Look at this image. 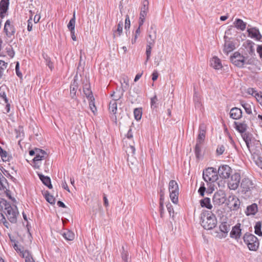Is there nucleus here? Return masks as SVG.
Returning a JSON list of instances; mask_svg holds the SVG:
<instances>
[{
  "instance_id": "obj_17",
  "label": "nucleus",
  "mask_w": 262,
  "mask_h": 262,
  "mask_svg": "<svg viewBox=\"0 0 262 262\" xmlns=\"http://www.w3.org/2000/svg\"><path fill=\"white\" fill-rule=\"evenodd\" d=\"M78 88V84L75 77L70 85V96L72 99H76V94Z\"/></svg>"
},
{
  "instance_id": "obj_55",
  "label": "nucleus",
  "mask_w": 262,
  "mask_h": 262,
  "mask_svg": "<svg viewBox=\"0 0 262 262\" xmlns=\"http://www.w3.org/2000/svg\"><path fill=\"white\" fill-rule=\"evenodd\" d=\"M247 93L251 95L252 96H254L255 97L259 96L258 93L253 88H249L247 90Z\"/></svg>"
},
{
  "instance_id": "obj_29",
  "label": "nucleus",
  "mask_w": 262,
  "mask_h": 262,
  "mask_svg": "<svg viewBox=\"0 0 262 262\" xmlns=\"http://www.w3.org/2000/svg\"><path fill=\"white\" fill-rule=\"evenodd\" d=\"M123 22L119 21L117 25V28L113 30V38H115L117 36H120L122 33L123 31Z\"/></svg>"
},
{
  "instance_id": "obj_12",
  "label": "nucleus",
  "mask_w": 262,
  "mask_h": 262,
  "mask_svg": "<svg viewBox=\"0 0 262 262\" xmlns=\"http://www.w3.org/2000/svg\"><path fill=\"white\" fill-rule=\"evenodd\" d=\"M36 152L35 157L34 158L33 161L35 164V168H38L39 165H38V162L46 158L48 155L45 150L39 148H36Z\"/></svg>"
},
{
  "instance_id": "obj_61",
  "label": "nucleus",
  "mask_w": 262,
  "mask_h": 262,
  "mask_svg": "<svg viewBox=\"0 0 262 262\" xmlns=\"http://www.w3.org/2000/svg\"><path fill=\"white\" fill-rule=\"evenodd\" d=\"M0 100L3 101L5 103L8 102V100L5 92H3L2 94L0 93Z\"/></svg>"
},
{
  "instance_id": "obj_40",
  "label": "nucleus",
  "mask_w": 262,
  "mask_h": 262,
  "mask_svg": "<svg viewBox=\"0 0 262 262\" xmlns=\"http://www.w3.org/2000/svg\"><path fill=\"white\" fill-rule=\"evenodd\" d=\"M75 25V12H74L73 17L70 19L68 24V28L71 32L74 31Z\"/></svg>"
},
{
  "instance_id": "obj_39",
  "label": "nucleus",
  "mask_w": 262,
  "mask_h": 262,
  "mask_svg": "<svg viewBox=\"0 0 262 262\" xmlns=\"http://www.w3.org/2000/svg\"><path fill=\"white\" fill-rule=\"evenodd\" d=\"M126 154L127 155V160L128 161L129 157L130 156L131 157H133L135 153L136 149L135 147L133 145H129L127 147H126L125 149Z\"/></svg>"
},
{
  "instance_id": "obj_59",
  "label": "nucleus",
  "mask_w": 262,
  "mask_h": 262,
  "mask_svg": "<svg viewBox=\"0 0 262 262\" xmlns=\"http://www.w3.org/2000/svg\"><path fill=\"white\" fill-rule=\"evenodd\" d=\"M15 71L16 74L19 77V78L22 77V74L19 71V63L18 62H16V66H15Z\"/></svg>"
},
{
  "instance_id": "obj_21",
  "label": "nucleus",
  "mask_w": 262,
  "mask_h": 262,
  "mask_svg": "<svg viewBox=\"0 0 262 262\" xmlns=\"http://www.w3.org/2000/svg\"><path fill=\"white\" fill-rule=\"evenodd\" d=\"M241 136L244 141L245 142L247 147L250 144H251V143H253L254 141L256 140V139L253 137L252 134L249 132H246L244 134L241 135Z\"/></svg>"
},
{
  "instance_id": "obj_63",
  "label": "nucleus",
  "mask_w": 262,
  "mask_h": 262,
  "mask_svg": "<svg viewBox=\"0 0 262 262\" xmlns=\"http://www.w3.org/2000/svg\"><path fill=\"white\" fill-rule=\"evenodd\" d=\"M255 164L262 169V157L258 158L257 160H254Z\"/></svg>"
},
{
  "instance_id": "obj_43",
  "label": "nucleus",
  "mask_w": 262,
  "mask_h": 262,
  "mask_svg": "<svg viewBox=\"0 0 262 262\" xmlns=\"http://www.w3.org/2000/svg\"><path fill=\"white\" fill-rule=\"evenodd\" d=\"M261 223L260 222H257L254 226L255 233L258 236H262Z\"/></svg>"
},
{
  "instance_id": "obj_33",
  "label": "nucleus",
  "mask_w": 262,
  "mask_h": 262,
  "mask_svg": "<svg viewBox=\"0 0 262 262\" xmlns=\"http://www.w3.org/2000/svg\"><path fill=\"white\" fill-rule=\"evenodd\" d=\"M254 43L251 41H247V45L246 47L247 51L248 52L249 54L251 56H253L255 55V50L254 48Z\"/></svg>"
},
{
  "instance_id": "obj_51",
  "label": "nucleus",
  "mask_w": 262,
  "mask_h": 262,
  "mask_svg": "<svg viewBox=\"0 0 262 262\" xmlns=\"http://www.w3.org/2000/svg\"><path fill=\"white\" fill-rule=\"evenodd\" d=\"M15 250V251L19 253L20 255L23 257V254L25 252H29L28 250H25L24 247H13Z\"/></svg>"
},
{
  "instance_id": "obj_27",
  "label": "nucleus",
  "mask_w": 262,
  "mask_h": 262,
  "mask_svg": "<svg viewBox=\"0 0 262 262\" xmlns=\"http://www.w3.org/2000/svg\"><path fill=\"white\" fill-rule=\"evenodd\" d=\"M210 65L215 69H220L222 67L220 59L217 57H213L210 60Z\"/></svg>"
},
{
  "instance_id": "obj_32",
  "label": "nucleus",
  "mask_w": 262,
  "mask_h": 262,
  "mask_svg": "<svg viewBox=\"0 0 262 262\" xmlns=\"http://www.w3.org/2000/svg\"><path fill=\"white\" fill-rule=\"evenodd\" d=\"M220 230L224 234L223 236H226L229 230V226L227 225L226 222L222 223L220 225Z\"/></svg>"
},
{
  "instance_id": "obj_44",
  "label": "nucleus",
  "mask_w": 262,
  "mask_h": 262,
  "mask_svg": "<svg viewBox=\"0 0 262 262\" xmlns=\"http://www.w3.org/2000/svg\"><path fill=\"white\" fill-rule=\"evenodd\" d=\"M142 108H136L134 111V115L135 117V119L138 121L140 120L142 117Z\"/></svg>"
},
{
  "instance_id": "obj_48",
  "label": "nucleus",
  "mask_w": 262,
  "mask_h": 262,
  "mask_svg": "<svg viewBox=\"0 0 262 262\" xmlns=\"http://www.w3.org/2000/svg\"><path fill=\"white\" fill-rule=\"evenodd\" d=\"M125 91V89L124 88H123V87H122L121 92L119 95H116L115 92H113V94H111V96L114 97V98L113 100H115L116 102H117V100H119L123 97V94Z\"/></svg>"
},
{
  "instance_id": "obj_24",
  "label": "nucleus",
  "mask_w": 262,
  "mask_h": 262,
  "mask_svg": "<svg viewBox=\"0 0 262 262\" xmlns=\"http://www.w3.org/2000/svg\"><path fill=\"white\" fill-rule=\"evenodd\" d=\"M37 175L39 178L42 183L47 186L49 188L51 189L52 188V185L51 184V179L50 177L48 176H45L40 173H37Z\"/></svg>"
},
{
  "instance_id": "obj_13",
  "label": "nucleus",
  "mask_w": 262,
  "mask_h": 262,
  "mask_svg": "<svg viewBox=\"0 0 262 262\" xmlns=\"http://www.w3.org/2000/svg\"><path fill=\"white\" fill-rule=\"evenodd\" d=\"M241 204L239 200L235 195H231L228 198V205L232 210L236 211Z\"/></svg>"
},
{
  "instance_id": "obj_5",
  "label": "nucleus",
  "mask_w": 262,
  "mask_h": 262,
  "mask_svg": "<svg viewBox=\"0 0 262 262\" xmlns=\"http://www.w3.org/2000/svg\"><path fill=\"white\" fill-rule=\"evenodd\" d=\"M169 191L171 201L173 203L177 204L178 203L179 187L178 184L176 181H170L169 183Z\"/></svg>"
},
{
  "instance_id": "obj_18",
  "label": "nucleus",
  "mask_w": 262,
  "mask_h": 262,
  "mask_svg": "<svg viewBox=\"0 0 262 262\" xmlns=\"http://www.w3.org/2000/svg\"><path fill=\"white\" fill-rule=\"evenodd\" d=\"M206 134L205 126L204 124H201L199 126V133L196 139V143L202 144L204 141Z\"/></svg>"
},
{
  "instance_id": "obj_53",
  "label": "nucleus",
  "mask_w": 262,
  "mask_h": 262,
  "mask_svg": "<svg viewBox=\"0 0 262 262\" xmlns=\"http://www.w3.org/2000/svg\"><path fill=\"white\" fill-rule=\"evenodd\" d=\"M225 150V147L223 145H220L217 146L216 152L219 156L222 155Z\"/></svg>"
},
{
  "instance_id": "obj_15",
  "label": "nucleus",
  "mask_w": 262,
  "mask_h": 262,
  "mask_svg": "<svg viewBox=\"0 0 262 262\" xmlns=\"http://www.w3.org/2000/svg\"><path fill=\"white\" fill-rule=\"evenodd\" d=\"M241 224L237 223L232 228L230 233V237L232 238H235L237 241L240 239L242 234V229L241 228Z\"/></svg>"
},
{
  "instance_id": "obj_35",
  "label": "nucleus",
  "mask_w": 262,
  "mask_h": 262,
  "mask_svg": "<svg viewBox=\"0 0 262 262\" xmlns=\"http://www.w3.org/2000/svg\"><path fill=\"white\" fill-rule=\"evenodd\" d=\"M62 235L67 241H73L75 237L74 233L70 230L64 232Z\"/></svg>"
},
{
  "instance_id": "obj_3",
  "label": "nucleus",
  "mask_w": 262,
  "mask_h": 262,
  "mask_svg": "<svg viewBox=\"0 0 262 262\" xmlns=\"http://www.w3.org/2000/svg\"><path fill=\"white\" fill-rule=\"evenodd\" d=\"M248 150L251 154L252 159L254 160H257L260 157L262 152V148L259 141L256 140L251 144L247 146Z\"/></svg>"
},
{
  "instance_id": "obj_47",
  "label": "nucleus",
  "mask_w": 262,
  "mask_h": 262,
  "mask_svg": "<svg viewBox=\"0 0 262 262\" xmlns=\"http://www.w3.org/2000/svg\"><path fill=\"white\" fill-rule=\"evenodd\" d=\"M122 258L124 262H128V258L129 256V252L127 249H125L124 247H122Z\"/></svg>"
},
{
  "instance_id": "obj_34",
  "label": "nucleus",
  "mask_w": 262,
  "mask_h": 262,
  "mask_svg": "<svg viewBox=\"0 0 262 262\" xmlns=\"http://www.w3.org/2000/svg\"><path fill=\"white\" fill-rule=\"evenodd\" d=\"M109 111L114 115L116 114L117 111V103L115 100H112L109 104Z\"/></svg>"
},
{
  "instance_id": "obj_2",
  "label": "nucleus",
  "mask_w": 262,
  "mask_h": 262,
  "mask_svg": "<svg viewBox=\"0 0 262 262\" xmlns=\"http://www.w3.org/2000/svg\"><path fill=\"white\" fill-rule=\"evenodd\" d=\"M255 183L250 179L244 178L242 179L241 182V191L243 194L247 196H250L252 190L255 188Z\"/></svg>"
},
{
  "instance_id": "obj_50",
  "label": "nucleus",
  "mask_w": 262,
  "mask_h": 262,
  "mask_svg": "<svg viewBox=\"0 0 262 262\" xmlns=\"http://www.w3.org/2000/svg\"><path fill=\"white\" fill-rule=\"evenodd\" d=\"M23 258H25L26 262H34L30 252H25L23 254Z\"/></svg>"
},
{
  "instance_id": "obj_45",
  "label": "nucleus",
  "mask_w": 262,
  "mask_h": 262,
  "mask_svg": "<svg viewBox=\"0 0 262 262\" xmlns=\"http://www.w3.org/2000/svg\"><path fill=\"white\" fill-rule=\"evenodd\" d=\"M201 144L196 143L194 148V153L197 159H199L201 157Z\"/></svg>"
},
{
  "instance_id": "obj_16",
  "label": "nucleus",
  "mask_w": 262,
  "mask_h": 262,
  "mask_svg": "<svg viewBox=\"0 0 262 262\" xmlns=\"http://www.w3.org/2000/svg\"><path fill=\"white\" fill-rule=\"evenodd\" d=\"M233 125L234 127L241 134V135L247 132L246 130L247 129L248 126L245 121L243 122L235 121L234 122Z\"/></svg>"
},
{
  "instance_id": "obj_56",
  "label": "nucleus",
  "mask_w": 262,
  "mask_h": 262,
  "mask_svg": "<svg viewBox=\"0 0 262 262\" xmlns=\"http://www.w3.org/2000/svg\"><path fill=\"white\" fill-rule=\"evenodd\" d=\"M160 206H161V208H162L163 205L164 204V192L162 189L160 190Z\"/></svg>"
},
{
  "instance_id": "obj_1",
  "label": "nucleus",
  "mask_w": 262,
  "mask_h": 262,
  "mask_svg": "<svg viewBox=\"0 0 262 262\" xmlns=\"http://www.w3.org/2000/svg\"><path fill=\"white\" fill-rule=\"evenodd\" d=\"M215 215L209 211L205 210L201 214V224L206 230H211L216 226Z\"/></svg>"
},
{
  "instance_id": "obj_58",
  "label": "nucleus",
  "mask_w": 262,
  "mask_h": 262,
  "mask_svg": "<svg viewBox=\"0 0 262 262\" xmlns=\"http://www.w3.org/2000/svg\"><path fill=\"white\" fill-rule=\"evenodd\" d=\"M0 156L4 161H7L9 160L8 153L6 150H4V151L2 152V154H1Z\"/></svg>"
},
{
  "instance_id": "obj_38",
  "label": "nucleus",
  "mask_w": 262,
  "mask_h": 262,
  "mask_svg": "<svg viewBox=\"0 0 262 262\" xmlns=\"http://www.w3.org/2000/svg\"><path fill=\"white\" fill-rule=\"evenodd\" d=\"M46 201L51 204H54L55 203V198L50 194L49 191H46L43 194Z\"/></svg>"
},
{
  "instance_id": "obj_6",
  "label": "nucleus",
  "mask_w": 262,
  "mask_h": 262,
  "mask_svg": "<svg viewBox=\"0 0 262 262\" xmlns=\"http://www.w3.org/2000/svg\"><path fill=\"white\" fill-rule=\"evenodd\" d=\"M230 60L234 64L239 68L243 67L246 62L245 57L241 55L238 52H235L230 57Z\"/></svg>"
},
{
  "instance_id": "obj_26",
  "label": "nucleus",
  "mask_w": 262,
  "mask_h": 262,
  "mask_svg": "<svg viewBox=\"0 0 262 262\" xmlns=\"http://www.w3.org/2000/svg\"><path fill=\"white\" fill-rule=\"evenodd\" d=\"M155 38H154L151 39V41H147V45H146V59L145 63H146L148 60L149 59L150 55H151V45H153L155 43Z\"/></svg>"
},
{
  "instance_id": "obj_37",
  "label": "nucleus",
  "mask_w": 262,
  "mask_h": 262,
  "mask_svg": "<svg viewBox=\"0 0 262 262\" xmlns=\"http://www.w3.org/2000/svg\"><path fill=\"white\" fill-rule=\"evenodd\" d=\"M9 5V0H1L0 2V10L7 12Z\"/></svg>"
},
{
  "instance_id": "obj_9",
  "label": "nucleus",
  "mask_w": 262,
  "mask_h": 262,
  "mask_svg": "<svg viewBox=\"0 0 262 262\" xmlns=\"http://www.w3.org/2000/svg\"><path fill=\"white\" fill-rule=\"evenodd\" d=\"M241 176L238 173L235 172L231 176L230 180L228 182V187L230 189L236 190L239 186Z\"/></svg>"
},
{
  "instance_id": "obj_22",
  "label": "nucleus",
  "mask_w": 262,
  "mask_h": 262,
  "mask_svg": "<svg viewBox=\"0 0 262 262\" xmlns=\"http://www.w3.org/2000/svg\"><path fill=\"white\" fill-rule=\"evenodd\" d=\"M249 35L251 36L252 38H255L257 40H260L262 38V36L260 34L258 29L256 28H253L249 29L247 30Z\"/></svg>"
},
{
  "instance_id": "obj_28",
  "label": "nucleus",
  "mask_w": 262,
  "mask_h": 262,
  "mask_svg": "<svg viewBox=\"0 0 262 262\" xmlns=\"http://www.w3.org/2000/svg\"><path fill=\"white\" fill-rule=\"evenodd\" d=\"M4 181H5L7 185H8L7 179L0 173V194L3 193L4 191H6L8 189L6 185L4 184Z\"/></svg>"
},
{
  "instance_id": "obj_10",
  "label": "nucleus",
  "mask_w": 262,
  "mask_h": 262,
  "mask_svg": "<svg viewBox=\"0 0 262 262\" xmlns=\"http://www.w3.org/2000/svg\"><path fill=\"white\" fill-rule=\"evenodd\" d=\"M212 201L213 203L216 205H221L226 201V196L223 191H219L215 192L213 195Z\"/></svg>"
},
{
  "instance_id": "obj_52",
  "label": "nucleus",
  "mask_w": 262,
  "mask_h": 262,
  "mask_svg": "<svg viewBox=\"0 0 262 262\" xmlns=\"http://www.w3.org/2000/svg\"><path fill=\"white\" fill-rule=\"evenodd\" d=\"M149 2L147 0H144L142 2V5L141 8V11L147 12L148 10Z\"/></svg>"
},
{
  "instance_id": "obj_36",
  "label": "nucleus",
  "mask_w": 262,
  "mask_h": 262,
  "mask_svg": "<svg viewBox=\"0 0 262 262\" xmlns=\"http://www.w3.org/2000/svg\"><path fill=\"white\" fill-rule=\"evenodd\" d=\"M0 207L2 210L6 211L9 209L10 207H11V206L6 200L3 198H0Z\"/></svg>"
},
{
  "instance_id": "obj_4",
  "label": "nucleus",
  "mask_w": 262,
  "mask_h": 262,
  "mask_svg": "<svg viewBox=\"0 0 262 262\" xmlns=\"http://www.w3.org/2000/svg\"><path fill=\"white\" fill-rule=\"evenodd\" d=\"M203 178L208 183H212L218 179V174L216 169L213 167H208L203 171Z\"/></svg>"
},
{
  "instance_id": "obj_7",
  "label": "nucleus",
  "mask_w": 262,
  "mask_h": 262,
  "mask_svg": "<svg viewBox=\"0 0 262 262\" xmlns=\"http://www.w3.org/2000/svg\"><path fill=\"white\" fill-rule=\"evenodd\" d=\"M232 169L227 165H223L220 166L217 170V174L221 178L226 179L229 178L231 174Z\"/></svg>"
},
{
  "instance_id": "obj_54",
  "label": "nucleus",
  "mask_w": 262,
  "mask_h": 262,
  "mask_svg": "<svg viewBox=\"0 0 262 262\" xmlns=\"http://www.w3.org/2000/svg\"><path fill=\"white\" fill-rule=\"evenodd\" d=\"M130 26V23L129 20V17L128 15H126L125 16V26L124 28L126 30H127L129 29Z\"/></svg>"
},
{
  "instance_id": "obj_64",
  "label": "nucleus",
  "mask_w": 262,
  "mask_h": 262,
  "mask_svg": "<svg viewBox=\"0 0 262 262\" xmlns=\"http://www.w3.org/2000/svg\"><path fill=\"white\" fill-rule=\"evenodd\" d=\"M32 18H30L28 20V26H27V30L28 31H31L32 30Z\"/></svg>"
},
{
  "instance_id": "obj_31",
  "label": "nucleus",
  "mask_w": 262,
  "mask_h": 262,
  "mask_svg": "<svg viewBox=\"0 0 262 262\" xmlns=\"http://www.w3.org/2000/svg\"><path fill=\"white\" fill-rule=\"evenodd\" d=\"M200 204L202 207H206L209 209H211L212 208V206L210 203V200L209 198H205L201 200Z\"/></svg>"
},
{
  "instance_id": "obj_42",
  "label": "nucleus",
  "mask_w": 262,
  "mask_h": 262,
  "mask_svg": "<svg viewBox=\"0 0 262 262\" xmlns=\"http://www.w3.org/2000/svg\"><path fill=\"white\" fill-rule=\"evenodd\" d=\"M241 105L244 107L245 110V112L248 114H252V109H251V104L249 103H246L244 101H242L241 102Z\"/></svg>"
},
{
  "instance_id": "obj_46",
  "label": "nucleus",
  "mask_w": 262,
  "mask_h": 262,
  "mask_svg": "<svg viewBox=\"0 0 262 262\" xmlns=\"http://www.w3.org/2000/svg\"><path fill=\"white\" fill-rule=\"evenodd\" d=\"M158 100L156 95H155L150 99V106L153 110L157 108L158 105Z\"/></svg>"
},
{
  "instance_id": "obj_57",
  "label": "nucleus",
  "mask_w": 262,
  "mask_h": 262,
  "mask_svg": "<svg viewBox=\"0 0 262 262\" xmlns=\"http://www.w3.org/2000/svg\"><path fill=\"white\" fill-rule=\"evenodd\" d=\"M7 54L10 57L13 58L14 56L15 52L11 47H10L9 48H7Z\"/></svg>"
},
{
  "instance_id": "obj_41",
  "label": "nucleus",
  "mask_w": 262,
  "mask_h": 262,
  "mask_svg": "<svg viewBox=\"0 0 262 262\" xmlns=\"http://www.w3.org/2000/svg\"><path fill=\"white\" fill-rule=\"evenodd\" d=\"M42 56L46 61V65L49 67L51 70H52L54 68V66L53 62H51L50 60V58L47 54L45 53L42 54Z\"/></svg>"
},
{
  "instance_id": "obj_30",
  "label": "nucleus",
  "mask_w": 262,
  "mask_h": 262,
  "mask_svg": "<svg viewBox=\"0 0 262 262\" xmlns=\"http://www.w3.org/2000/svg\"><path fill=\"white\" fill-rule=\"evenodd\" d=\"M235 27L237 29L244 31L246 27V23H245L243 20L239 18H237L234 21Z\"/></svg>"
},
{
  "instance_id": "obj_49",
  "label": "nucleus",
  "mask_w": 262,
  "mask_h": 262,
  "mask_svg": "<svg viewBox=\"0 0 262 262\" xmlns=\"http://www.w3.org/2000/svg\"><path fill=\"white\" fill-rule=\"evenodd\" d=\"M89 107L92 111V112L95 114V112L97 111V108L95 104V98H93V99H89Z\"/></svg>"
},
{
  "instance_id": "obj_8",
  "label": "nucleus",
  "mask_w": 262,
  "mask_h": 262,
  "mask_svg": "<svg viewBox=\"0 0 262 262\" xmlns=\"http://www.w3.org/2000/svg\"><path fill=\"white\" fill-rule=\"evenodd\" d=\"M244 243L247 246H259V242L254 235L246 233L243 237Z\"/></svg>"
},
{
  "instance_id": "obj_11",
  "label": "nucleus",
  "mask_w": 262,
  "mask_h": 262,
  "mask_svg": "<svg viewBox=\"0 0 262 262\" xmlns=\"http://www.w3.org/2000/svg\"><path fill=\"white\" fill-rule=\"evenodd\" d=\"M5 213L8 220L11 223H16L17 222V216L19 213L16 206L14 208L12 206L11 207H10L9 209L6 210V212H5Z\"/></svg>"
},
{
  "instance_id": "obj_25",
  "label": "nucleus",
  "mask_w": 262,
  "mask_h": 262,
  "mask_svg": "<svg viewBox=\"0 0 262 262\" xmlns=\"http://www.w3.org/2000/svg\"><path fill=\"white\" fill-rule=\"evenodd\" d=\"M83 91L84 95L89 100L92 99H93V98L94 97L91 90V86L90 83H86L83 85Z\"/></svg>"
},
{
  "instance_id": "obj_60",
  "label": "nucleus",
  "mask_w": 262,
  "mask_h": 262,
  "mask_svg": "<svg viewBox=\"0 0 262 262\" xmlns=\"http://www.w3.org/2000/svg\"><path fill=\"white\" fill-rule=\"evenodd\" d=\"M205 190L206 188L204 186V183H203L199 189L198 192L202 196H204Z\"/></svg>"
},
{
  "instance_id": "obj_19",
  "label": "nucleus",
  "mask_w": 262,
  "mask_h": 262,
  "mask_svg": "<svg viewBox=\"0 0 262 262\" xmlns=\"http://www.w3.org/2000/svg\"><path fill=\"white\" fill-rule=\"evenodd\" d=\"M258 209L257 205L256 203H253L247 207L246 210L245 211V214L247 216L254 215L258 212Z\"/></svg>"
},
{
  "instance_id": "obj_23",
  "label": "nucleus",
  "mask_w": 262,
  "mask_h": 262,
  "mask_svg": "<svg viewBox=\"0 0 262 262\" xmlns=\"http://www.w3.org/2000/svg\"><path fill=\"white\" fill-rule=\"evenodd\" d=\"M224 38L225 39V42L224 44V48L223 50L225 53L228 54L229 52H231L234 49L235 46L234 43L232 41L226 40L227 38L226 36H224Z\"/></svg>"
},
{
  "instance_id": "obj_14",
  "label": "nucleus",
  "mask_w": 262,
  "mask_h": 262,
  "mask_svg": "<svg viewBox=\"0 0 262 262\" xmlns=\"http://www.w3.org/2000/svg\"><path fill=\"white\" fill-rule=\"evenodd\" d=\"M4 31L7 36L9 38H11L14 35L15 29L14 26L11 24V21L9 19H8L5 22Z\"/></svg>"
},
{
  "instance_id": "obj_62",
  "label": "nucleus",
  "mask_w": 262,
  "mask_h": 262,
  "mask_svg": "<svg viewBox=\"0 0 262 262\" xmlns=\"http://www.w3.org/2000/svg\"><path fill=\"white\" fill-rule=\"evenodd\" d=\"M166 207H167L168 211L169 212L170 215H171V214H173L174 210H173V207L171 205V204L169 203H168L166 205Z\"/></svg>"
},
{
  "instance_id": "obj_20",
  "label": "nucleus",
  "mask_w": 262,
  "mask_h": 262,
  "mask_svg": "<svg viewBox=\"0 0 262 262\" xmlns=\"http://www.w3.org/2000/svg\"><path fill=\"white\" fill-rule=\"evenodd\" d=\"M230 117L234 120H238L242 117V111L240 108L233 107L230 112Z\"/></svg>"
}]
</instances>
